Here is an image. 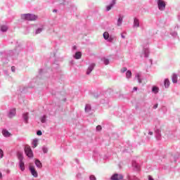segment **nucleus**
<instances>
[{"label":"nucleus","instance_id":"f257e3e1","mask_svg":"<svg viewBox=\"0 0 180 180\" xmlns=\"http://www.w3.org/2000/svg\"><path fill=\"white\" fill-rule=\"evenodd\" d=\"M21 18L25 20H37V15L33 14H22Z\"/></svg>","mask_w":180,"mask_h":180},{"label":"nucleus","instance_id":"f03ea898","mask_svg":"<svg viewBox=\"0 0 180 180\" xmlns=\"http://www.w3.org/2000/svg\"><path fill=\"white\" fill-rule=\"evenodd\" d=\"M25 153L27 155V157H29V158H33V151L32 150V148L29 146H26L25 148Z\"/></svg>","mask_w":180,"mask_h":180},{"label":"nucleus","instance_id":"7ed1b4c3","mask_svg":"<svg viewBox=\"0 0 180 180\" xmlns=\"http://www.w3.org/2000/svg\"><path fill=\"white\" fill-rule=\"evenodd\" d=\"M18 160L20 161V168L21 171H25V162H23V155L19 153Z\"/></svg>","mask_w":180,"mask_h":180},{"label":"nucleus","instance_id":"20e7f679","mask_svg":"<svg viewBox=\"0 0 180 180\" xmlns=\"http://www.w3.org/2000/svg\"><path fill=\"white\" fill-rule=\"evenodd\" d=\"M158 5L160 11H164L165 9V2L162 0H158Z\"/></svg>","mask_w":180,"mask_h":180},{"label":"nucleus","instance_id":"39448f33","mask_svg":"<svg viewBox=\"0 0 180 180\" xmlns=\"http://www.w3.org/2000/svg\"><path fill=\"white\" fill-rule=\"evenodd\" d=\"M15 116H16V108H12L9 111L8 117L9 119H12L13 117H15Z\"/></svg>","mask_w":180,"mask_h":180},{"label":"nucleus","instance_id":"423d86ee","mask_svg":"<svg viewBox=\"0 0 180 180\" xmlns=\"http://www.w3.org/2000/svg\"><path fill=\"white\" fill-rule=\"evenodd\" d=\"M110 179L111 180H122V179H123V175L115 174L111 176Z\"/></svg>","mask_w":180,"mask_h":180},{"label":"nucleus","instance_id":"0eeeda50","mask_svg":"<svg viewBox=\"0 0 180 180\" xmlns=\"http://www.w3.org/2000/svg\"><path fill=\"white\" fill-rule=\"evenodd\" d=\"M30 171L31 172L32 175L34 176V178H37L38 174H37V172L34 169V167L31 166L30 167Z\"/></svg>","mask_w":180,"mask_h":180},{"label":"nucleus","instance_id":"6e6552de","mask_svg":"<svg viewBox=\"0 0 180 180\" xmlns=\"http://www.w3.org/2000/svg\"><path fill=\"white\" fill-rule=\"evenodd\" d=\"M115 4H116V0H112V4H110V5L106 6L107 12H109V11H110V9H112V8H113V6H115Z\"/></svg>","mask_w":180,"mask_h":180},{"label":"nucleus","instance_id":"1a4fd4ad","mask_svg":"<svg viewBox=\"0 0 180 180\" xmlns=\"http://www.w3.org/2000/svg\"><path fill=\"white\" fill-rule=\"evenodd\" d=\"M94 67H95V64L92 63L87 69L86 74L87 75H89L91 74V72L94 70Z\"/></svg>","mask_w":180,"mask_h":180},{"label":"nucleus","instance_id":"9d476101","mask_svg":"<svg viewBox=\"0 0 180 180\" xmlns=\"http://www.w3.org/2000/svg\"><path fill=\"white\" fill-rule=\"evenodd\" d=\"M2 134L4 136V137H11V133L6 129H4L2 131Z\"/></svg>","mask_w":180,"mask_h":180},{"label":"nucleus","instance_id":"9b49d317","mask_svg":"<svg viewBox=\"0 0 180 180\" xmlns=\"http://www.w3.org/2000/svg\"><path fill=\"white\" fill-rule=\"evenodd\" d=\"M172 79L174 84H176V82H178V76H176V75L175 74H173L172 77Z\"/></svg>","mask_w":180,"mask_h":180},{"label":"nucleus","instance_id":"f8f14e48","mask_svg":"<svg viewBox=\"0 0 180 180\" xmlns=\"http://www.w3.org/2000/svg\"><path fill=\"white\" fill-rule=\"evenodd\" d=\"M82 56V53L81 52H77L75 55V58H76V60H79V58H81Z\"/></svg>","mask_w":180,"mask_h":180},{"label":"nucleus","instance_id":"ddd939ff","mask_svg":"<svg viewBox=\"0 0 180 180\" xmlns=\"http://www.w3.org/2000/svg\"><path fill=\"white\" fill-rule=\"evenodd\" d=\"M35 165L38 168H41V167H43V165H41V162H40V160H35Z\"/></svg>","mask_w":180,"mask_h":180},{"label":"nucleus","instance_id":"4468645a","mask_svg":"<svg viewBox=\"0 0 180 180\" xmlns=\"http://www.w3.org/2000/svg\"><path fill=\"white\" fill-rule=\"evenodd\" d=\"M123 22V18L120 17L117 20V26H122V22Z\"/></svg>","mask_w":180,"mask_h":180},{"label":"nucleus","instance_id":"2eb2a0df","mask_svg":"<svg viewBox=\"0 0 180 180\" xmlns=\"http://www.w3.org/2000/svg\"><path fill=\"white\" fill-rule=\"evenodd\" d=\"M1 32H7L8 31V26L6 25H1Z\"/></svg>","mask_w":180,"mask_h":180},{"label":"nucleus","instance_id":"dca6fc26","mask_svg":"<svg viewBox=\"0 0 180 180\" xmlns=\"http://www.w3.org/2000/svg\"><path fill=\"white\" fill-rule=\"evenodd\" d=\"M24 120H25L26 123H27V120H29V113H25L23 115Z\"/></svg>","mask_w":180,"mask_h":180},{"label":"nucleus","instance_id":"f3484780","mask_svg":"<svg viewBox=\"0 0 180 180\" xmlns=\"http://www.w3.org/2000/svg\"><path fill=\"white\" fill-rule=\"evenodd\" d=\"M134 26H136V27H139V26H140V22L137 18L134 19Z\"/></svg>","mask_w":180,"mask_h":180},{"label":"nucleus","instance_id":"a211bd4d","mask_svg":"<svg viewBox=\"0 0 180 180\" xmlns=\"http://www.w3.org/2000/svg\"><path fill=\"white\" fill-rule=\"evenodd\" d=\"M103 37L105 40H108L109 39V33L108 32H104Z\"/></svg>","mask_w":180,"mask_h":180},{"label":"nucleus","instance_id":"6ab92c4d","mask_svg":"<svg viewBox=\"0 0 180 180\" xmlns=\"http://www.w3.org/2000/svg\"><path fill=\"white\" fill-rule=\"evenodd\" d=\"M165 88H168V86H169V80L167 79L165 80Z\"/></svg>","mask_w":180,"mask_h":180},{"label":"nucleus","instance_id":"aec40b11","mask_svg":"<svg viewBox=\"0 0 180 180\" xmlns=\"http://www.w3.org/2000/svg\"><path fill=\"white\" fill-rule=\"evenodd\" d=\"M127 78H131V71L128 70L126 73Z\"/></svg>","mask_w":180,"mask_h":180},{"label":"nucleus","instance_id":"412c9836","mask_svg":"<svg viewBox=\"0 0 180 180\" xmlns=\"http://www.w3.org/2000/svg\"><path fill=\"white\" fill-rule=\"evenodd\" d=\"M152 91H153L155 94H158V89L157 86H154V87H153Z\"/></svg>","mask_w":180,"mask_h":180},{"label":"nucleus","instance_id":"4be33fe9","mask_svg":"<svg viewBox=\"0 0 180 180\" xmlns=\"http://www.w3.org/2000/svg\"><path fill=\"white\" fill-rule=\"evenodd\" d=\"M47 117H46V115H44L41 118V123H46V119Z\"/></svg>","mask_w":180,"mask_h":180},{"label":"nucleus","instance_id":"5701e85b","mask_svg":"<svg viewBox=\"0 0 180 180\" xmlns=\"http://www.w3.org/2000/svg\"><path fill=\"white\" fill-rule=\"evenodd\" d=\"M85 110L86 112H89V110H91V105H86L85 107Z\"/></svg>","mask_w":180,"mask_h":180},{"label":"nucleus","instance_id":"b1692460","mask_svg":"<svg viewBox=\"0 0 180 180\" xmlns=\"http://www.w3.org/2000/svg\"><path fill=\"white\" fill-rule=\"evenodd\" d=\"M42 31H43V30L41 28H38L36 30V34H39V33H41Z\"/></svg>","mask_w":180,"mask_h":180},{"label":"nucleus","instance_id":"393cba45","mask_svg":"<svg viewBox=\"0 0 180 180\" xmlns=\"http://www.w3.org/2000/svg\"><path fill=\"white\" fill-rule=\"evenodd\" d=\"M32 144L34 146V148H35V147H37V140H34Z\"/></svg>","mask_w":180,"mask_h":180},{"label":"nucleus","instance_id":"a878e982","mask_svg":"<svg viewBox=\"0 0 180 180\" xmlns=\"http://www.w3.org/2000/svg\"><path fill=\"white\" fill-rule=\"evenodd\" d=\"M103 63H104V64H105V65H108V64H109V60L106 59V58H104L103 59Z\"/></svg>","mask_w":180,"mask_h":180},{"label":"nucleus","instance_id":"bb28decb","mask_svg":"<svg viewBox=\"0 0 180 180\" xmlns=\"http://www.w3.org/2000/svg\"><path fill=\"white\" fill-rule=\"evenodd\" d=\"M136 78H137V79H138L139 84H141L142 82H141V79H140V74H138V75H136Z\"/></svg>","mask_w":180,"mask_h":180},{"label":"nucleus","instance_id":"cd10ccee","mask_svg":"<svg viewBox=\"0 0 180 180\" xmlns=\"http://www.w3.org/2000/svg\"><path fill=\"white\" fill-rule=\"evenodd\" d=\"M96 130L97 131H101V130H102V127L101 125H98L96 127Z\"/></svg>","mask_w":180,"mask_h":180},{"label":"nucleus","instance_id":"c85d7f7f","mask_svg":"<svg viewBox=\"0 0 180 180\" xmlns=\"http://www.w3.org/2000/svg\"><path fill=\"white\" fill-rule=\"evenodd\" d=\"M2 157H4V151L2 149H0V158H2Z\"/></svg>","mask_w":180,"mask_h":180},{"label":"nucleus","instance_id":"c756f323","mask_svg":"<svg viewBox=\"0 0 180 180\" xmlns=\"http://www.w3.org/2000/svg\"><path fill=\"white\" fill-rule=\"evenodd\" d=\"M126 71H127V68H123L122 70H121V72H126Z\"/></svg>","mask_w":180,"mask_h":180},{"label":"nucleus","instance_id":"7c9ffc66","mask_svg":"<svg viewBox=\"0 0 180 180\" xmlns=\"http://www.w3.org/2000/svg\"><path fill=\"white\" fill-rule=\"evenodd\" d=\"M90 180H96V177H95L94 175H91L90 176Z\"/></svg>","mask_w":180,"mask_h":180},{"label":"nucleus","instance_id":"2f4dec72","mask_svg":"<svg viewBox=\"0 0 180 180\" xmlns=\"http://www.w3.org/2000/svg\"><path fill=\"white\" fill-rule=\"evenodd\" d=\"M11 71L12 72H15V71H16V68H15V66L11 67Z\"/></svg>","mask_w":180,"mask_h":180},{"label":"nucleus","instance_id":"473e14b6","mask_svg":"<svg viewBox=\"0 0 180 180\" xmlns=\"http://www.w3.org/2000/svg\"><path fill=\"white\" fill-rule=\"evenodd\" d=\"M37 136H41V134H42L41 131H37Z\"/></svg>","mask_w":180,"mask_h":180},{"label":"nucleus","instance_id":"72a5a7b5","mask_svg":"<svg viewBox=\"0 0 180 180\" xmlns=\"http://www.w3.org/2000/svg\"><path fill=\"white\" fill-rule=\"evenodd\" d=\"M48 149L47 148H43V152L46 154V153H47Z\"/></svg>","mask_w":180,"mask_h":180},{"label":"nucleus","instance_id":"f704fd0d","mask_svg":"<svg viewBox=\"0 0 180 180\" xmlns=\"http://www.w3.org/2000/svg\"><path fill=\"white\" fill-rule=\"evenodd\" d=\"M157 108H158V104H155L154 106H153V109H157Z\"/></svg>","mask_w":180,"mask_h":180},{"label":"nucleus","instance_id":"c9c22d12","mask_svg":"<svg viewBox=\"0 0 180 180\" xmlns=\"http://www.w3.org/2000/svg\"><path fill=\"white\" fill-rule=\"evenodd\" d=\"M148 180H154L151 176H148Z\"/></svg>","mask_w":180,"mask_h":180},{"label":"nucleus","instance_id":"e433bc0d","mask_svg":"<svg viewBox=\"0 0 180 180\" xmlns=\"http://www.w3.org/2000/svg\"><path fill=\"white\" fill-rule=\"evenodd\" d=\"M148 134H149L150 136H153V131H150V132L148 133Z\"/></svg>","mask_w":180,"mask_h":180},{"label":"nucleus","instance_id":"4c0bfd02","mask_svg":"<svg viewBox=\"0 0 180 180\" xmlns=\"http://www.w3.org/2000/svg\"><path fill=\"white\" fill-rule=\"evenodd\" d=\"M0 179H2V173L0 172Z\"/></svg>","mask_w":180,"mask_h":180},{"label":"nucleus","instance_id":"58836bf2","mask_svg":"<svg viewBox=\"0 0 180 180\" xmlns=\"http://www.w3.org/2000/svg\"><path fill=\"white\" fill-rule=\"evenodd\" d=\"M134 91H137V87H134Z\"/></svg>","mask_w":180,"mask_h":180}]
</instances>
